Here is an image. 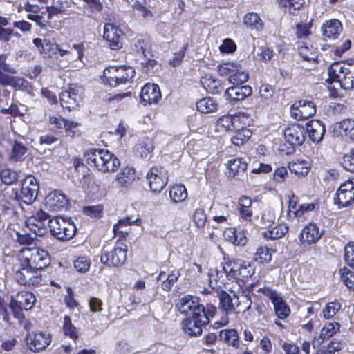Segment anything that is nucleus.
<instances>
[{"label":"nucleus","mask_w":354,"mask_h":354,"mask_svg":"<svg viewBox=\"0 0 354 354\" xmlns=\"http://www.w3.org/2000/svg\"><path fill=\"white\" fill-rule=\"evenodd\" d=\"M147 44L148 42L144 39H138L135 40L133 47L138 53H141L146 59L147 58Z\"/></svg>","instance_id":"obj_62"},{"label":"nucleus","mask_w":354,"mask_h":354,"mask_svg":"<svg viewBox=\"0 0 354 354\" xmlns=\"http://www.w3.org/2000/svg\"><path fill=\"white\" fill-rule=\"evenodd\" d=\"M127 254V246H115L110 251H103L100 261L109 267H119L126 261Z\"/></svg>","instance_id":"obj_13"},{"label":"nucleus","mask_w":354,"mask_h":354,"mask_svg":"<svg viewBox=\"0 0 354 354\" xmlns=\"http://www.w3.org/2000/svg\"><path fill=\"white\" fill-rule=\"evenodd\" d=\"M238 123H239L238 118L223 115L217 121L216 127L218 131H234L238 126Z\"/></svg>","instance_id":"obj_34"},{"label":"nucleus","mask_w":354,"mask_h":354,"mask_svg":"<svg viewBox=\"0 0 354 354\" xmlns=\"http://www.w3.org/2000/svg\"><path fill=\"white\" fill-rule=\"evenodd\" d=\"M252 90L250 86H234L225 90V96L229 100L239 101L250 96L252 94Z\"/></svg>","instance_id":"obj_27"},{"label":"nucleus","mask_w":354,"mask_h":354,"mask_svg":"<svg viewBox=\"0 0 354 354\" xmlns=\"http://www.w3.org/2000/svg\"><path fill=\"white\" fill-rule=\"evenodd\" d=\"M218 297L219 299L218 307L225 315L222 316L219 322H215L216 328L225 326L229 321L227 314L233 312L236 308V304L233 303L232 297L227 292L221 290L218 292Z\"/></svg>","instance_id":"obj_17"},{"label":"nucleus","mask_w":354,"mask_h":354,"mask_svg":"<svg viewBox=\"0 0 354 354\" xmlns=\"http://www.w3.org/2000/svg\"><path fill=\"white\" fill-rule=\"evenodd\" d=\"M342 281L349 288H354V272L346 267L339 270Z\"/></svg>","instance_id":"obj_50"},{"label":"nucleus","mask_w":354,"mask_h":354,"mask_svg":"<svg viewBox=\"0 0 354 354\" xmlns=\"http://www.w3.org/2000/svg\"><path fill=\"white\" fill-rule=\"evenodd\" d=\"M238 64L232 62L222 63L218 66V71L222 76L230 77L234 71H238Z\"/></svg>","instance_id":"obj_53"},{"label":"nucleus","mask_w":354,"mask_h":354,"mask_svg":"<svg viewBox=\"0 0 354 354\" xmlns=\"http://www.w3.org/2000/svg\"><path fill=\"white\" fill-rule=\"evenodd\" d=\"M323 35L326 39H336L342 31V25L339 20L333 19L326 21L322 27Z\"/></svg>","instance_id":"obj_24"},{"label":"nucleus","mask_w":354,"mask_h":354,"mask_svg":"<svg viewBox=\"0 0 354 354\" xmlns=\"http://www.w3.org/2000/svg\"><path fill=\"white\" fill-rule=\"evenodd\" d=\"M153 150V141L149 138H143L136 147V154L142 158H146Z\"/></svg>","instance_id":"obj_41"},{"label":"nucleus","mask_w":354,"mask_h":354,"mask_svg":"<svg viewBox=\"0 0 354 354\" xmlns=\"http://www.w3.org/2000/svg\"><path fill=\"white\" fill-rule=\"evenodd\" d=\"M178 306L181 313L189 316H198L201 314H206V312H207V305L204 306L201 304L199 298L192 295L182 297Z\"/></svg>","instance_id":"obj_12"},{"label":"nucleus","mask_w":354,"mask_h":354,"mask_svg":"<svg viewBox=\"0 0 354 354\" xmlns=\"http://www.w3.org/2000/svg\"><path fill=\"white\" fill-rule=\"evenodd\" d=\"M80 124L75 121L67 120L65 124V131L68 136L75 137L79 136L81 134V131L79 129Z\"/></svg>","instance_id":"obj_54"},{"label":"nucleus","mask_w":354,"mask_h":354,"mask_svg":"<svg viewBox=\"0 0 354 354\" xmlns=\"http://www.w3.org/2000/svg\"><path fill=\"white\" fill-rule=\"evenodd\" d=\"M341 164L345 169L354 172V149L342 157Z\"/></svg>","instance_id":"obj_57"},{"label":"nucleus","mask_w":354,"mask_h":354,"mask_svg":"<svg viewBox=\"0 0 354 354\" xmlns=\"http://www.w3.org/2000/svg\"><path fill=\"white\" fill-rule=\"evenodd\" d=\"M244 24L251 30H260L262 28L263 22L259 16L254 12H250L245 15Z\"/></svg>","instance_id":"obj_44"},{"label":"nucleus","mask_w":354,"mask_h":354,"mask_svg":"<svg viewBox=\"0 0 354 354\" xmlns=\"http://www.w3.org/2000/svg\"><path fill=\"white\" fill-rule=\"evenodd\" d=\"M35 236H32L29 234H20L17 232L16 234V241L18 243L23 245H35L36 241Z\"/></svg>","instance_id":"obj_60"},{"label":"nucleus","mask_w":354,"mask_h":354,"mask_svg":"<svg viewBox=\"0 0 354 354\" xmlns=\"http://www.w3.org/2000/svg\"><path fill=\"white\" fill-rule=\"evenodd\" d=\"M219 49L221 53H231L236 50V45L231 39H225L223 40L222 45L220 46Z\"/></svg>","instance_id":"obj_64"},{"label":"nucleus","mask_w":354,"mask_h":354,"mask_svg":"<svg viewBox=\"0 0 354 354\" xmlns=\"http://www.w3.org/2000/svg\"><path fill=\"white\" fill-rule=\"evenodd\" d=\"M341 304L337 301L328 303L323 309V316L325 319L332 318L340 309Z\"/></svg>","instance_id":"obj_52"},{"label":"nucleus","mask_w":354,"mask_h":354,"mask_svg":"<svg viewBox=\"0 0 354 354\" xmlns=\"http://www.w3.org/2000/svg\"><path fill=\"white\" fill-rule=\"evenodd\" d=\"M20 261V267L15 273L16 281L26 286L39 284L42 280L40 271L32 266L24 265V262Z\"/></svg>","instance_id":"obj_7"},{"label":"nucleus","mask_w":354,"mask_h":354,"mask_svg":"<svg viewBox=\"0 0 354 354\" xmlns=\"http://www.w3.org/2000/svg\"><path fill=\"white\" fill-rule=\"evenodd\" d=\"M68 204L66 195L56 190L49 193L45 198V206L50 211L57 212L66 209Z\"/></svg>","instance_id":"obj_19"},{"label":"nucleus","mask_w":354,"mask_h":354,"mask_svg":"<svg viewBox=\"0 0 354 354\" xmlns=\"http://www.w3.org/2000/svg\"><path fill=\"white\" fill-rule=\"evenodd\" d=\"M234 297L236 299V308H239V311L245 313L248 311L252 305V300L250 296L245 294H241L239 296H236L235 294H234Z\"/></svg>","instance_id":"obj_47"},{"label":"nucleus","mask_w":354,"mask_h":354,"mask_svg":"<svg viewBox=\"0 0 354 354\" xmlns=\"http://www.w3.org/2000/svg\"><path fill=\"white\" fill-rule=\"evenodd\" d=\"M169 196L175 203L183 202L187 198L186 187L183 185H175L171 188Z\"/></svg>","instance_id":"obj_43"},{"label":"nucleus","mask_w":354,"mask_h":354,"mask_svg":"<svg viewBox=\"0 0 354 354\" xmlns=\"http://www.w3.org/2000/svg\"><path fill=\"white\" fill-rule=\"evenodd\" d=\"M28 348L38 352L45 349L50 343L51 339L48 334L42 332L35 334H28L26 337Z\"/></svg>","instance_id":"obj_21"},{"label":"nucleus","mask_w":354,"mask_h":354,"mask_svg":"<svg viewBox=\"0 0 354 354\" xmlns=\"http://www.w3.org/2000/svg\"><path fill=\"white\" fill-rule=\"evenodd\" d=\"M216 312V308L214 305L207 304V312H206V314H201L198 316H188L182 322L184 332L190 336L201 335L203 332L202 328L209 323L210 319L215 315Z\"/></svg>","instance_id":"obj_3"},{"label":"nucleus","mask_w":354,"mask_h":354,"mask_svg":"<svg viewBox=\"0 0 354 354\" xmlns=\"http://www.w3.org/2000/svg\"><path fill=\"white\" fill-rule=\"evenodd\" d=\"M229 175L232 177L239 176L243 173L248 166V163L240 158H236L228 160Z\"/></svg>","instance_id":"obj_39"},{"label":"nucleus","mask_w":354,"mask_h":354,"mask_svg":"<svg viewBox=\"0 0 354 354\" xmlns=\"http://www.w3.org/2000/svg\"><path fill=\"white\" fill-rule=\"evenodd\" d=\"M161 97L159 86L155 84H146L141 90L140 99L149 104L156 103Z\"/></svg>","instance_id":"obj_25"},{"label":"nucleus","mask_w":354,"mask_h":354,"mask_svg":"<svg viewBox=\"0 0 354 354\" xmlns=\"http://www.w3.org/2000/svg\"><path fill=\"white\" fill-rule=\"evenodd\" d=\"M234 132V134L231 138V140L236 146L243 145L252 136V131L245 127L239 128L237 126Z\"/></svg>","instance_id":"obj_38"},{"label":"nucleus","mask_w":354,"mask_h":354,"mask_svg":"<svg viewBox=\"0 0 354 354\" xmlns=\"http://www.w3.org/2000/svg\"><path fill=\"white\" fill-rule=\"evenodd\" d=\"M103 37L109 42V46L112 49L120 48V30L113 24H105Z\"/></svg>","instance_id":"obj_26"},{"label":"nucleus","mask_w":354,"mask_h":354,"mask_svg":"<svg viewBox=\"0 0 354 354\" xmlns=\"http://www.w3.org/2000/svg\"><path fill=\"white\" fill-rule=\"evenodd\" d=\"M38 51L44 57H50L57 53L58 45L51 43L49 40L35 38L32 41Z\"/></svg>","instance_id":"obj_29"},{"label":"nucleus","mask_w":354,"mask_h":354,"mask_svg":"<svg viewBox=\"0 0 354 354\" xmlns=\"http://www.w3.org/2000/svg\"><path fill=\"white\" fill-rule=\"evenodd\" d=\"M38 190L39 185L36 178L28 176L23 180L20 195L15 193V198L21 199L26 204H32L37 198Z\"/></svg>","instance_id":"obj_11"},{"label":"nucleus","mask_w":354,"mask_h":354,"mask_svg":"<svg viewBox=\"0 0 354 354\" xmlns=\"http://www.w3.org/2000/svg\"><path fill=\"white\" fill-rule=\"evenodd\" d=\"M306 135L305 127L299 124H293L287 127L284 131V136L290 147L287 149L286 153H293L295 147L301 146L306 140Z\"/></svg>","instance_id":"obj_8"},{"label":"nucleus","mask_w":354,"mask_h":354,"mask_svg":"<svg viewBox=\"0 0 354 354\" xmlns=\"http://www.w3.org/2000/svg\"><path fill=\"white\" fill-rule=\"evenodd\" d=\"M344 261L348 266L354 269V242H350L345 246Z\"/></svg>","instance_id":"obj_55"},{"label":"nucleus","mask_w":354,"mask_h":354,"mask_svg":"<svg viewBox=\"0 0 354 354\" xmlns=\"http://www.w3.org/2000/svg\"><path fill=\"white\" fill-rule=\"evenodd\" d=\"M75 268L80 272H85L90 268V261L86 257H79L74 261Z\"/></svg>","instance_id":"obj_61"},{"label":"nucleus","mask_w":354,"mask_h":354,"mask_svg":"<svg viewBox=\"0 0 354 354\" xmlns=\"http://www.w3.org/2000/svg\"><path fill=\"white\" fill-rule=\"evenodd\" d=\"M299 53L306 61H315L317 58L316 51L309 50L308 47L306 45L301 46L299 48Z\"/></svg>","instance_id":"obj_63"},{"label":"nucleus","mask_w":354,"mask_h":354,"mask_svg":"<svg viewBox=\"0 0 354 354\" xmlns=\"http://www.w3.org/2000/svg\"><path fill=\"white\" fill-rule=\"evenodd\" d=\"M310 140L315 144L319 143L326 132L324 124L320 120H312L306 124L305 127Z\"/></svg>","instance_id":"obj_22"},{"label":"nucleus","mask_w":354,"mask_h":354,"mask_svg":"<svg viewBox=\"0 0 354 354\" xmlns=\"http://www.w3.org/2000/svg\"><path fill=\"white\" fill-rule=\"evenodd\" d=\"M81 100V88L76 85H71L68 89L59 94L61 106L71 111L75 109Z\"/></svg>","instance_id":"obj_15"},{"label":"nucleus","mask_w":354,"mask_h":354,"mask_svg":"<svg viewBox=\"0 0 354 354\" xmlns=\"http://www.w3.org/2000/svg\"><path fill=\"white\" fill-rule=\"evenodd\" d=\"M258 292L263 294L271 300L277 317L283 319L290 315L289 306L276 290L268 287H263L259 288Z\"/></svg>","instance_id":"obj_9"},{"label":"nucleus","mask_w":354,"mask_h":354,"mask_svg":"<svg viewBox=\"0 0 354 354\" xmlns=\"http://www.w3.org/2000/svg\"><path fill=\"white\" fill-rule=\"evenodd\" d=\"M252 201L247 196H241L239 200V209L242 218L250 221L252 216V211L250 209Z\"/></svg>","instance_id":"obj_40"},{"label":"nucleus","mask_w":354,"mask_h":354,"mask_svg":"<svg viewBox=\"0 0 354 354\" xmlns=\"http://www.w3.org/2000/svg\"><path fill=\"white\" fill-rule=\"evenodd\" d=\"M281 8L290 15L297 16L304 4V0H278Z\"/></svg>","instance_id":"obj_33"},{"label":"nucleus","mask_w":354,"mask_h":354,"mask_svg":"<svg viewBox=\"0 0 354 354\" xmlns=\"http://www.w3.org/2000/svg\"><path fill=\"white\" fill-rule=\"evenodd\" d=\"M19 174L16 171L6 169H3L0 173V177L2 182L8 185H12L17 182Z\"/></svg>","instance_id":"obj_49"},{"label":"nucleus","mask_w":354,"mask_h":354,"mask_svg":"<svg viewBox=\"0 0 354 354\" xmlns=\"http://www.w3.org/2000/svg\"><path fill=\"white\" fill-rule=\"evenodd\" d=\"M277 216L274 210L272 208H267L262 214L261 223L263 227H270L274 223Z\"/></svg>","instance_id":"obj_51"},{"label":"nucleus","mask_w":354,"mask_h":354,"mask_svg":"<svg viewBox=\"0 0 354 354\" xmlns=\"http://www.w3.org/2000/svg\"><path fill=\"white\" fill-rule=\"evenodd\" d=\"M193 221L198 227H202L207 221V216L205 210L202 208H198L193 214Z\"/></svg>","instance_id":"obj_58"},{"label":"nucleus","mask_w":354,"mask_h":354,"mask_svg":"<svg viewBox=\"0 0 354 354\" xmlns=\"http://www.w3.org/2000/svg\"><path fill=\"white\" fill-rule=\"evenodd\" d=\"M354 201V180H349L341 184L337 189L334 203L339 207H345Z\"/></svg>","instance_id":"obj_14"},{"label":"nucleus","mask_w":354,"mask_h":354,"mask_svg":"<svg viewBox=\"0 0 354 354\" xmlns=\"http://www.w3.org/2000/svg\"><path fill=\"white\" fill-rule=\"evenodd\" d=\"M48 224L51 235L60 241L72 239L77 231V227L71 218L56 217L50 219Z\"/></svg>","instance_id":"obj_6"},{"label":"nucleus","mask_w":354,"mask_h":354,"mask_svg":"<svg viewBox=\"0 0 354 354\" xmlns=\"http://www.w3.org/2000/svg\"><path fill=\"white\" fill-rule=\"evenodd\" d=\"M328 76L332 82L339 83L345 90L354 88V66L334 62L328 68Z\"/></svg>","instance_id":"obj_2"},{"label":"nucleus","mask_w":354,"mask_h":354,"mask_svg":"<svg viewBox=\"0 0 354 354\" xmlns=\"http://www.w3.org/2000/svg\"><path fill=\"white\" fill-rule=\"evenodd\" d=\"M220 337L228 344L234 348H239V340L238 333L234 329L224 330L220 332Z\"/></svg>","instance_id":"obj_45"},{"label":"nucleus","mask_w":354,"mask_h":354,"mask_svg":"<svg viewBox=\"0 0 354 354\" xmlns=\"http://www.w3.org/2000/svg\"><path fill=\"white\" fill-rule=\"evenodd\" d=\"M254 272V269L250 263L239 262V268L237 269V276L243 278L250 277Z\"/></svg>","instance_id":"obj_56"},{"label":"nucleus","mask_w":354,"mask_h":354,"mask_svg":"<svg viewBox=\"0 0 354 354\" xmlns=\"http://www.w3.org/2000/svg\"><path fill=\"white\" fill-rule=\"evenodd\" d=\"M35 295L30 292H18L15 297H12L10 302L23 308L24 310H28L32 308L35 303Z\"/></svg>","instance_id":"obj_28"},{"label":"nucleus","mask_w":354,"mask_h":354,"mask_svg":"<svg viewBox=\"0 0 354 354\" xmlns=\"http://www.w3.org/2000/svg\"><path fill=\"white\" fill-rule=\"evenodd\" d=\"M134 69L129 66H110L104 70L103 81L111 87L129 82L135 75Z\"/></svg>","instance_id":"obj_4"},{"label":"nucleus","mask_w":354,"mask_h":354,"mask_svg":"<svg viewBox=\"0 0 354 354\" xmlns=\"http://www.w3.org/2000/svg\"><path fill=\"white\" fill-rule=\"evenodd\" d=\"M201 83L204 89L211 94L219 93L223 89L221 80L211 74H205L203 76Z\"/></svg>","instance_id":"obj_31"},{"label":"nucleus","mask_w":354,"mask_h":354,"mask_svg":"<svg viewBox=\"0 0 354 354\" xmlns=\"http://www.w3.org/2000/svg\"><path fill=\"white\" fill-rule=\"evenodd\" d=\"M20 261L24 262V265L32 266L41 271L49 266L50 258L48 253L39 248L24 247L20 250Z\"/></svg>","instance_id":"obj_5"},{"label":"nucleus","mask_w":354,"mask_h":354,"mask_svg":"<svg viewBox=\"0 0 354 354\" xmlns=\"http://www.w3.org/2000/svg\"><path fill=\"white\" fill-rule=\"evenodd\" d=\"M288 231V227L283 223L278 224L273 227H268V230L263 232L266 239L276 240L283 236Z\"/></svg>","instance_id":"obj_36"},{"label":"nucleus","mask_w":354,"mask_h":354,"mask_svg":"<svg viewBox=\"0 0 354 354\" xmlns=\"http://www.w3.org/2000/svg\"><path fill=\"white\" fill-rule=\"evenodd\" d=\"M290 111L296 120H305L315 114L316 106L312 101L300 100L292 105Z\"/></svg>","instance_id":"obj_16"},{"label":"nucleus","mask_w":354,"mask_h":354,"mask_svg":"<svg viewBox=\"0 0 354 354\" xmlns=\"http://www.w3.org/2000/svg\"><path fill=\"white\" fill-rule=\"evenodd\" d=\"M150 189L153 193L160 192L167 183V171L162 166L151 168L147 175Z\"/></svg>","instance_id":"obj_10"},{"label":"nucleus","mask_w":354,"mask_h":354,"mask_svg":"<svg viewBox=\"0 0 354 354\" xmlns=\"http://www.w3.org/2000/svg\"><path fill=\"white\" fill-rule=\"evenodd\" d=\"M136 178V170L133 167H123L116 175L115 180L122 187L129 186Z\"/></svg>","instance_id":"obj_32"},{"label":"nucleus","mask_w":354,"mask_h":354,"mask_svg":"<svg viewBox=\"0 0 354 354\" xmlns=\"http://www.w3.org/2000/svg\"><path fill=\"white\" fill-rule=\"evenodd\" d=\"M140 223L141 220L140 218H136L133 221H131V217L127 216L123 219L119 220L118 222L113 225V231L115 235L119 234L120 238H124L127 235V232L126 231L120 230V228L121 227L133 224L139 225Z\"/></svg>","instance_id":"obj_42"},{"label":"nucleus","mask_w":354,"mask_h":354,"mask_svg":"<svg viewBox=\"0 0 354 354\" xmlns=\"http://www.w3.org/2000/svg\"><path fill=\"white\" fill-rule=\"evenodd\" d=\"M88 164H93L100 171H116L120 165L119 159L111 152L104 149H91L86 152Z\"/></svg>","instance_id":"obj_1"},{"label":"nucleus","mask_w":354,"mask_h":354,"mask_svg":"<svg viewBox=\"0 0 354 354\" xmlns=\"http://www.w3.org/2000/svg\"><path fill=\"white\" fill-rule=\"evenodd\" d=\"M63 330L64 335L68 336L73 339L78 338L77 328L72 324L71 317L65 315L64 317Z\"/></svg>","instance_id":"obj_48"},{"label":"nucleus","mask_w":354,"mask_h":354,"mask_svg":"<svg viewBox=\"0 0 354 354\" xmlns=\"http://www.w3.org/2000/svg\"><path fill=\"white\" fill-rule=\"evenodd\" d=\"M322 234L323 231H320L315 223H309L302 230L299 240L302 243L311 244L317 242Z\"/></svg>","instance_id":"obj_23"},{"label":"nucleus","mask_w":354,"mask_h":354,"mask_svg":"<svg viewBox=\"0 0 354 354\" xmlns=\"http://www.w3.org/2000/svg\"><path fill=\"white\" fill-rule=\"evenodd\" d=\"M312 346L316 354H335L342 349V344L337 340H312Z\"/></svg>","instance_id":"obj_20"},{"label":"nucleus","mask_w":354,"mask_h":354,"mask_svg":"<svg viewBox=\"0 0 354 354\" xmlns=\"http://www.w3.org/2000/svg\"><path fill=\"white\" fill-rule=\"evenodd\" d=\"M248 73L242 70L241 66L239 65L238 71H234V73L230 75L228 77V81L234 86H239L245 83L248 80Z\"/></svg>","instance_id":"obj_46"},{"label":"nucleus","mask_w":354,"mask_h":354,"mask_svg":"<svg viewBox=\"0 0 354 354\" xmlns=\"http://www.w3.org/2000/svg\"><path fill=\"white\" fill-rule=\"evenodd\" d=\"M196 106L202 113H210L217 110L218 104L212 97H206L197 101Z\"/></svg>","instance_id":"obj_35"},{"label":"nucleus","mask_w":354,"mask_h":354,"mask_svg":"<svg viewBox=\"0 0 354 354\" xmlns=\"http://www.w3.org/2000/svg\"><path fill=\"white\" fill-rule=\"evenodd\" d=\"M26 153L27 147L22 143L15 140L12 146V151L9 156V160L10 162H14L22 161L24 160Z\"/></svg>","instance_id":"obj_37"},{"label":"nucleus","mask_w":354,"mask_h":354,"mask_svg":"<svg viewBox=\"0 0 354 354\" xmlns=\"http://www.w3.org/2000/svg\"><path fill=\"white\" fill-rule=\"evenodd\" d=\"M339 328L340 324L338 322L327 323L320 330L319 333L314 336L313 340H337L336 339H333L332 337L337 331H339Z\"/></svg>","instance_id":"obj_30"},{"label":"nucleus","mask_w":354,"mask_h":354,"mask_svg":"<svg viewBox=\"0 0 354 354\" xmlns=\"http://www.w3.org/2000/svg\"><path fill=\"white\" fill-rule=\"evenodd\" d=\"M256 260L259 261V262L268 263L271 261L272 255L270 253L269 248L267 247H260L257 249L256 252Z\"/></svg>","instance_id":"obj_59"},{"label":"nucleus","mask_w":354,"mask_h":354,"mask_svg":"<svg viewBox=\"0 0 354 354\" xmlns=\"http://www.w3.org/2000/svg\"><path fill=\"white\" fill-rule=\"evenodd\" d=\"M240 261L230 259L229 257H224L220 267L213 270L218 279H221L223 275L228 279L237 277V269Z\"/></svg>","instance_id":"obj_18"}]
</instances>
